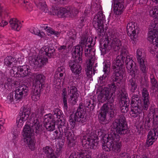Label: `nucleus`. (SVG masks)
Wrapping results in <instances>:
<instances>
[{"mask_svg": "<svg viewBox=\"0 0 158 158\" xmlns=\"http://www.w3.org/2000/svg\"><path fill=\"white\" fill-rule=\"evenodd\" d=\"M94 60H87L86 61L87 68L85 69V72L87 76L89 78H92L93 75L95 74V66L93 68V69H92V66L94 65Z\"/></svg>", "mask_w": 158, "mask_h": 158, "instance_id": "nucleus-20", "label": "nucleus"}, {"mask_svg": "<svg viewBox=\"0 0 158 158\" xmlns=\"http://www.w3.org/2000/svg\"><path fill=\"white\" fill-rule=\"evenodd\" d=\"M110 69V65L109 64H105L104 67L103 68V71L104 72V73H107L108 75L109 73Z\"/></svg>", "mask_w": 158, "mask_h": 158, "instance_id": "nucleus-62", "label": "nucleus"}, {"mask_svg": "<svg viewBox=\"0 0 158 158\" xmlns=\"http://www.w3.org/2000/svg\"><path fill=\"white\" fill-rule=\"evenodd\" d=\"M31 62H33L35 67H39L46 64L48 62V60H31Z\"/></svg>", "mask_w": 158, "mask_h": 158, "instance_id": "nucleus-42", "label": "nucleus"}, {"mask_svg": "<svg viewBox=\"0 0 158 158\" xmlns=\"http://www.w3.org/2000/svg\"><path fill=\"white\" fill-rule=\"evenodd\" d=\"M124 60H114L113 61V65L116 67V69H121L122 65L124 63Z\"/></svg>", "mask_w": 158, "mask_h": 158, "instance_id": "nucleus-45", "label": "nucleus"}, {"mask_svg": "<svg viewBox=\"0 0 158 158\" xmlns=\"http://www.w3.org/2000/svg\"><path fill=\"white\" fill-rule=\"evenodd\" d=\"M135 23L132 22L129 23L127 26V30L128 35L131 36L132 43L135 44L137 41V38L139 33V28L137 26H135Z\"/></svg>", "mask_w": 158, "mask_h": 158, "instance_id": "nucleus-10", "label": "nucleus"}, {"mask_svg": "<svg viewBox=\"0 0 158 158\" xmlns=\"http://www.w3.org/2000/svg\"><path fill=\"white\" fill-rule=\"evenodd\" d=\"M15 100L14 96L13 93H10L7 96V101L8 103H11Z\"/></svg>", "mask_w": 158, "mask_h": 158, "instance_id": "nucleus-58", "label": "nucleus"}, {"mask_svg": "<svg viewBox=\"0 0 158 158\" xmlns=\"http://www.w3.org/2000/svg\"><path fill=\"white\" fill-rule=\"evenodd\" d=\"M113 125L116 134H112V138L115 140L113 141L111 150L117 153L121 151L122 147L121 142H118L120 138L119 135H125L128 132V125L124 115H118L114 120Z\"/></svg>", "mask_w": 158, "mask_h": 158, "instance_id": "nucleus-1", "label": "nucleus"}, {"mask_svg": "<svg viewBox=\"0 0 158 158\" xmlns=\"http://www.w3.org/2000/svg\"><path fill=\"white\" fill-rule=\"evenodd\" d=\"M44 29L48 32V33H49L50 34L53 35H55L57 36L58 35L60 34L59 32L56 31H55L52 28L50 27L46 26L44 28Z\"/></svg>", "mask_w": 158, "mask_h": 158, "instance_id": "nucleus-48", "label": "nucleus"}, {"mask_svg": "<svg viewBox=\"0 0 158 158\" xmlns=\"http://www.w3.org/2000/svg\"><path fill=\"white\" fill-rule=\"evenodd\" d=\"M156 25H157V24L155 22H153L150 24L149 28L150 29H152V31L156 30Z\"/></svg>", "mask_w": 158, "mask_h": 158, "instance_id": "nucleus-64", "label": "nucleus"}, {"mask_svg": "<svg viewBox=\"0 0 158 158\" xmlns=\"http://www.w3.org/2000/svg\"><path fill=\"white\" fill-rule=\"evenodd\" d=\"M4 123L3 120H2L0 119V133H1L3 132L5 130V128L3 126V124Z\"/></svg>", "mask_w": 158, "mask_h": 158, "instance_id": "nucleus-63", "label": "nucleus"}, {"mask_svg": "<svg viewBox=\"0 0 158 158\" xmlns=\"http://www.w3.org/2000/svg\"><path fill=\"white\" fill-rule=\"evenodd\" d=\"M96 102L93 97L90 99H87L85 102V106L82 102L80 103L79 106L74 114H71L69 117V122L71 127L73 128L75 127L76 122L83 123L86 121L87 114L85 107H90V110H93L96 105Z\"/></svg>", "mask_w": 158, "mask_h": 158, "instance_id": "nucleus-2", "label": "nucleus"}, {"mask_svg": "<svg viewBox=\"0 0 158 158\" xmlns=\"http://www.w3.org/2000/svg\"><path fill=\"white\" fill-rule=\"evenodd\" d=\"M105 21V16L102 11H99L93 19L92 23L94 27L97 30L99 36H102L106 29L103 28V23Z\"/></svg>", "mask_w": 158, "mask_h": 158, "instance_id": "nucleus-7", "label": "nucleus"}, {"mask_svg": "<svg viewBox=\"0 0 158 158\" xmlns=\"http://www.w3.org/2000/svg\"><path fill=\"white\" fill-rule=\"evenodd\" d=\"M61 97L63 100L64 108L67 110L68 108L67 103V92L65 88H64L62 90Z\"/></svg>", "mask_w": 158, "mask_h": 158, "instance_id": "nucleus-37", "label": "nucleus"}, {"mask_svg": "<svg viewBox=\"0 0 158 158\" xmlns=\"http://www.w3.org/2000/svg\"><path fill=\"white\" fill-rule=\"evenodd\" d=\"M55 52V49L53 47H48L45 49V54L48 57V58H50L52 56V55Z\"/></svg>", "mask_w": 158, "mask_h": 158, "instance_id": "nucleus-44", "label": "nucleus"}, {"mask_svg": "<svg viewBox=\"0 0 158 158\" xmlns=\"http://www.w3.org/2000/svg\"><path fill=\"white\" fill-rule=\"evenodd\" d=\"M9 23L12 29L17 31H19L22 27L21 22L15 18L10 19Z\"/></svg>", "mask_w": 158, "mask_h": 158, "instance_id": "nucleus-25", "label": "nucleus"}, {"mask_svg": "<svg viewBox=\"0 0 158 158\" xmlns=\"http://www.w3.org/2000/svg\"><path fill=\"white\" fill-rule=\"evenodd\" d=\"M64 135L67 137V140L70 142L71 139L73 138V135L71 132V130L69 127L66 129L65 131L64 132Z\"/></svg>", "mask_w": 158, "mask_h": 158, "instance_id": "nucleus-49", "label": "nucleus"}, {"mask_svg": "<svg viewBox=\"0 0 158 158\" xmlns=\"http://www.w3.org/2000/svg\"><path fill=\"white\" fill-rule=\"evenodd\" d=\"M98 100L101 103H103L108 100V102L105 104L108 105L112 104V105L114 106L113 103L114 102V96H111L108 90H106V89H104L100 92L98 95Z\"/></svg>", "mask_w": 158, "mask_h": 158, "instance_id": "nucleus-11", "label": "nucleus"}, {"mask_svg": "<svg viewBox=\"0 0 158 158\" xmlns=\"http://www.w3.org/2000/svg\"><path fill=\"white\" fill-rule=\"evenodd\" d=\"M44 125L47 130L48 131H52L55 129V123L53 122L44 123Z\"/></svg>", "mask_w": 158, "mask_h": 158, "instance_id": "nucleus-43", "label": "nucleus"}, {"mask_svg": "<svg viewBox=\"0 0 158 158\" xmlns=\"http://www.w3.org/2000/svg\"><path fill=\"white\" fill-rule=\"evenodd\" d=\"M28 91V87L25 85L21 84L16 87L15 90V98L16 101L21 99L23 96L27 95Z\"/></svg>", "mask_w": 158, "mask_h": 158, "instance_id": "nucleus-12", "label": "nucleus"}, {"mask_svg": "<svg viewBox=\"0 0 158 158\" xmlns=\"http://www.w3.org/2000/svg\"><path fill=\"white\" fill-rule=\"evenodd\" d=\"M45 107L43 105H41L39 108L37 110L35 114H33L32 118H41L43 116V114L45 113L44 111Z\"/></svg>", "mask_w": 158, "mask_h": 158, "instance_id": "nucleus-30", "label": "nucleus"}, {"mask_svg": "<svg viewBox=\"0 0 158 158\" xmlns=\"http://www.w3.org/2000/svg\"><path fill=\"white\" fill-rule=\"evenodd\" d=\"M87 40V41L85 48L86 47V48H90L91 46H93L95 43L94 42L93 43V39L91 37H88Z\"/></svg>", "mask_w": 158, "mask_h": 158, "instance_id": "nucleus-51", "label": "nucleus"}, {"mask_svg": "<svg viewBox=\"0 0 158 158\" xmlns=\"http://www.w3.org/2000/svg\"><path fill=\"white\" fill-rule=\"evenodd\" d=\"M112 134L108 135V136L107 137V140L106 143L104 142V143H102V148L105 151L110 152L111 150L113 141L115 140L112 138Z\"/></svg>", "mask_w": 158, "mask_h": 158, "instance_id": "nucleus-23", "label": "nucleus"}, {"mask_svg": "<svg viewBox=\"0 0 158 158\" xmlns=\"http://www.w3.org/2000/svg\"><path fill=\"white\" fill-rule=\"evenodd\" d=\"M145 53L142 48L138 49L136 51L137 59H145L146 58Z\"/></svg>", "mask_w": 158, "mask_h": 158, "instance_id": "nucleus-39", "label": "nucleus"}, {"mask_svg": "<svg viewBox=\"0 0 158 158\" xmlns=\"http://www.w3.org/2000/svg\"><path fill=\"white\" fill-rule=\"evenodd\" d=\"M142 98L143 102L142 104L143 105V108L144 110H147L148 109L150 102L149 93L146 88H144L142 90Z\"/></svg>", "mask_w": 158, "mask_h": 158, "instance_id": "nucleus-21", "label": "nucleus"}, {"mask_svg": "<svg viewBox=\"0 0 158 158\" xmlns=\"http://www.w3.org/2000/svg\"><path fill=\"white\" fill-rule=\"evenodd\" d=\"M121 112L123 113H127L128 110V106L130 105L129 99L125 100H122L119 102Z\"/></svg>", "mask_w": 158, "mask_h": 158, "instance_id": "nucleus-26", "label": "nucleus"}, {"mask_svg": "<svg viewBox=\"0 0 158 158\" xmlns=\"http://www.w3.org/2000/svg\"><path fill=\"white\" fill-rule=\"evenodd\" d=\"M43 153L47 157H49L50 156L54 153V150L50 146H46L42 149Z\"/></svg>", "mask_w": 158, "mask_h": 158, "instance_id": "nucleus-32", "label": "nucleus"}, {"mask_svg": "<svg viewBox=\"0 0 158 158\" xmlns=\"http://www.w3.org/2000/svg\"><path fill=\"white\" fill-rule=\"evenodd\" d=\"M39 5L41 6L40 8L43 11L46 12L48 11V9L47 7V5L45 2H40L39 3Z\"/></svg>", "mask_w": 158, "mask_h": 158, "instance_id": "nucleus-56", "label": "nucleus"}, {"mask_svg": "<svg viewBox=\"0 0 158 158\" xmlns=\"http://www.w3.org/2000/svg\"><path fill=\"white\" fill-rule=\"evenodd\" d=\"M150 83L151 88L153 90L157 88L158 87V82L157 81L155 78L153 74H151L150 76Z\"/></svg>", "mask_w": 158, "mask_h": 158, "instance_id": "nucleus-38", "label": "nucleus"}, {"mask_svg": "<svg viewBox=\"0 0 158 158\" xmlns=\"http://www.w3.org/2000/svg\"><path fill=\"white\" fill-rule=\"evenodd\" d=\"M24 141L26 142L28 147L31 151H33L35 149V143L34 140L32 139L31 138L28 139H24Z\"/></svg>", "mask_w": 158, "mask_h": 158, "instance_id": "nucleus-36", "label": "nucleus"}, {"mask_svg": "<svg viewBox=\"0 0 158 158\" xmlns=\"http://www.w3.org/2000/svg\"><path fill=\"white\" fill-rule=\"evenodd\" d=\"M33 87L41 89L44 86L45 77L43 74H33Z\"/></svg>", "mask_w": 158, "mask_h": 158, "instance_id": "nucleus-16", "label": "nucleus"}, {"mask_svg": "<svg viewBox=\"0 0 158 158\" xmlns=\"http://www.w3.org/2000/svg\"><path fill=\"white\" fill-rule=\"evenodd\" d=\"M14 62L13 60H5L4 63L6 65L10 67L11 65L13 66L15 64V62H14Z\"/></svg>", "mask_w": 158, "mask_h": 158, "instance_id": "nucleus-60", "label": "nucleus"}, {"mask_svg": "<svg viewBox=\"0 0 158 158\" xmlns=\"http://www.w3.org/2000/svg\"><path fill=\"white\" fill-rule=\"evenodd\" d=\"M30 32L33 34L38 35L41 37H43L45 35L44 32H40L39 30L36 28L31 29Z\"/></svg>", "mask_w": 158, "mask_h": 158, "instance_id": "nucleus-47", "label": "nucleus"}, {"mask_svg": "<svg viewBox=\"0 0 158 158\" xmlns=\"http://www.w3.org/2000/svg\"><path fill=\"white\" fill-rule=\"evenodd\" d=\"M147 39L151 43L156 44L158 41V31L153 30L149 31Z\"/></svg>", "mask_w": 158, "mask_h": 158, "instance_id": "nucleus-24", "label": "nucleus"}, {"mask_svg": "<svg viewBox=\"0 0 158 158\" xmlns=\"http://www.w3.org/2000/svg\"><path fill=\"white\" fill-rule=\"evenodd\" d=\"M30 69L27 66L24 65L20 66L18 68V72H19L20 74H23L24 76H27L29 74Z\"/></svg>", "mask_w": 158, "mask_h": 158, "instance_id": "nucleus-34", "label": "nucleus"}, {"mask_svg": "<svg viewBox=\"0 0 158 158\" xmlns=\"http://www.w3.org/2000/svg\"><path fill=\"white\" fill-rule=\"evenodd\" d=\"M30 111L29 108L23 106L20 109L19 117L17 118V122L20 126L23 125V122L26 121L29 118Z\"/></svg>", "mask_w": 158, "mask_h": 158, "instance_id": "nucleus-13", "label": "nucleus"}, {"mask_svg": "<svg viewBox=\"0 0 158 158\" xmlns=\"http://www.w3.org/2000/svg\"><path fill=\"white\" fill-rule=\"evenodd\" d=\"M130 75L132 76V78H134L135 79L139 77V71L138 70H133L132 69L130 70Z\"/></svg>", "mask_w": 158, "mask_h": 158, "instance_id": "nucleus-53", "label": "nucleus"}, {"mask_svg": "<svg viewBox=\"0 0 158 158\" xmlns=\"http://www.w3.org/2000/svg\"><path fill=\"white\" fill-rule=\"evenodd\" d=\"M39 88H36L32 90L31 94V96L32 100L34 101H37L40 99V91Z\"/></svg>", "mask_w": 158, "mask_h": 158, "instance_id": "nucleus-29", "label": "nucleus"}, {"mask_svg": "<svg viewBox=\"0 0 158 158\" xmlns=\"http://www.w3.org/2000/svg\"><path fill=\"white\" fill-rule=\"evenodd\" d=\"M133 60H125V63L127 68L128 69L131 70L134 65Z\"/></svg>", "mask_w": 158, "mask_h": 158, "instance_id": "nucleus-54", "label": "nucleus"}, {"mask_svg": "<svg viewBox=\"0 0 158 158\" xmlns=\"http://www.w3.org/2000/svg\"><path fill=\"white\" fill-rule=\"evenodd\" d=\"M158 138V128H154L148 132L147 136L146 145L149 147L152 145Z\"/></svg>", "mask_w": 158, "mask_h": 158, "instance_id": "nucleus-15", "label": "nucleus"}, {"mask_svg": "<svg viewBox=\"0 0 158 158\" xmlns=\"http://www.w3.org/2000/svg\"><path fill=\"white\" fill-rule=\"evenodd\" d=\"M113 8L115 14H121L125 9L124 0H114Z\"/></svg>", "mask_w": 158, "mask_h": 158, "instance_id": "nucleus-18", "label": "nucleus"}, {"mask_svg": "<svg viewBox=\"0 0 158 158\" xmlns=\"http://www.w3.org/2000/svg\"><path fill=\"white\" fill-rule=\"evenodd\" d=\"M53 117L52 114L51 113L47 114L45 115L44 116V123H50V121L53 120Z\"/></svg>", "mask_w": 158, "mask_h": 158, "instance_id": "nucleus-50", "label": "nucleus"}, {"mask_svg": "<svg viewBox=\"0 0 158 158\" xmlns=\"http://www.w3.org/2000/svg\"><path fill=\"white\" fill-rule=\"evenodd\" d=\"M78 97L79 96H70L69 101L72 105H74L77 103Z\"/></svg>", "mask_w": 158, "mask_h": 158, "instance_id": "nucleus-55", "label": "nucleus"}, {"mask_svg": "<svg viewBox=\"0 0 158 158\" xmlns=\"http://www.w3.org/2000/svg\"><path fill=\"white\" fill-rule=\"evenodd\" d=\"M83 48L81 45H77L73 49L72 57L76 59H81Z\"/></svg>", "mask_w": 158, "mask_h": 158, "instance_id": "nucleus-22", "label": "nucleus"}, {"mask_svg": "<svg viewBox=\"0 0 158 158\" xmlns=\"http://www.w3.org/2000/svg\"><path fill=\"white\" fill-rule=\"evenodd\" d=\"M149 13L151 16L158 19V6L152 7L150 10Z\"/></svg>", "mask_w": 158, "mask_h": 158, "instance_id": "nucleus-40", "label": "nucleus"}, {"mask_svg": "<svg viewBox=\"0 0 158 158\" xmlns=\"http://www.w3.org/2000/svg\"><path fill=\"white\" fill-rule=\"evenodd\" d=\"M138 62L140 64V70L141 71L144 73L147 72V70L145 65L144 64V60H138Z\"/></svg>", "mask_w": 158, "mask_h": 158, "instance_id": "nucleus-52", "label": "nucleus"}, {"mask_svg": "<svg viewBox=\"0 0 158 158\" xmlns=\"http://www.w3.org/2000/svg\"><path fill=\"white\" fill-rule=\"evenodd\" d=\"M95 50H92L91 48H85V55L88 59H95Z\"/></svg>", "mask_w": 158, "mask_h": 158, "instance_id": "nucleus-31", "label": "nucleus"}, {"mask_svg": "<svg viewBox=\"0 0 158 158\" xmlns=\"http://www.w3.org/2000/svg\"><path fill=\"white\" fill-rule=\"evenodd\" d=\"M111 105H108L104 104L101 108V111L98 114V118L100 123L102 124H106L107 123L106 118V115L108 113L110 117L112 118L114 117L116 115L115 106Z\"/></svg>", "mask_w": 158, "mask_h": 158, "instance_id": "nucleus-6", "label": "nucleus"}, {"mask_svg": "<svg viewBox=\"0 0 158 158\" xmlns=\"http://www.w3.org/2000/svg\"><path fill=\"white\" fill-rule=\"evenodd\" d=\"M52 114L53 118L60 120V121L61 122L62 120L61 118L63 116V113L59 108H56L54 109Z\"/></svg>", "mask_w": 158, "mask_h": 158, "instance_id": "nucleus-27", "label": "nucleus"}, {"mask_svg": "<svg viewBox=\"0 0 158 158\" xmlns=\"http://www.w3.org/2000/svg\"><path fill=\"white\" fill-rule=\"evenodd\" d=\"M120 96L121 99L120 101H122V100L125 101V100L129 99L128 98V94L126 89L124 88L121 90Z\"/></svg>", "mask_w": 158, "mask_h": 158, "instance_id": "nucleus-46", "label": "nucleus"}, {"mask_svg": "<svg viewBox=\"0 0 158 158\" xmlns=\"http://www.w3.org/2000/svg\"><path fill=\"white\" fill-rule=\"evenodd\" d=\"M107 73H104L102 76L99 77L98 82H100L101 84L103 83L104 82H105L104 80L107 77Z\"/></svg>", "mask_w": 158, "mask_h": 158, "instance_id": "nucleus-61", "label": "nucleus"}, {"mask_svg": "<svg viewBox=\"0 0 158 158\" xmlns=\"http://www.w3.org/2000/svg\"><path fill=\"white\" fill-rule=\"evenodd\" d=\"M116 67L114 65L113 69L114 72L111 77V79L113 82L119 83L123 78L124 71L122 69H116Z\"/></svg>", "mask_w": 158, "mask_h": 158, "instance_id": "nucleus-17", "label": "nucleus"}, {"mask_svg": "<svg viewBox=\"0 0 158 158\" xmlns=\"http://www.w3.org/2000/svg\"><path fill=\"white\" fill-rule=\"evenodd\" d=\"M29 123L30 124L25 125L23 129L24 139L31 138L34 132L38 134L40 131V122L37 118H31Z\"/></svg>", "mask_w": 158, "mask_h": 158, "instance_id": "nucleus-5", "label": "nucleus"}, {"mask_svg": "<svg viewBox=\"0 0 158 158\" xmlns=\"http://www.w3.org/2000/svg\"><path fill=\"white\" fill-rule=\"evenodd\" d=\"M82 60H70L69 65L72 73L74 74L79 75L81 73L82 68L81 64Z\"/></svg>", "mask_w": 158, "mask_h": 158, "instance_id": "nucleus-14", "label": "nucleus"}, {"mask_svg": "<svg viewBox=\"0 0 158 158\" xmlns=\"http://www.w3.org/2000/svg\"><path fill=\"white\" fill-rule=\"evenodd\" d=\"M86 13L84 12L80 18L79 19V20L80 21V23L82 25H83V24L86 20Z\"/></svg>", "mask_w": 158, "mask_h": 158, "instance_id": "nucleus-57", "label": "nucleus"}, {"mask_svg": "<svg viewBox=\"0 0 158 158\" xmlns=\"http://www.w3.org/2000/svg\"><path fill=\"white\" fill-rule=\"evenodd\" d=\"M106 135V131L100 129L96 131L95 134L91 132L89 135L83 136L82 138L83 145L91 149H95L98 144L97 139L98 137L103 138Z\"/></svg>", "mask_w": 158, "mask_h": 158, "instance_id": "nucleus-4", "label": "nucleus"}, {"mask_svg": "<svg viewBox=\"0 0 158 158\" xmlns=\"http://www.w3.org/2000/svg\"><path fill=\"white\" fill-rule=\"evenodd\" d=\"M107 36L108 39L101 44L100 50L102 55L105 54L111 48H112L115 51L118 50L121 48V41L117 37L115 33H109Z\"/></svg>", "mask_w": 158, "mask_h": 158, "instance_id": "nucleus-3", "label": "nucleus"}, {"mask_svg": "<svg viewBox=\"0 0 158 158\" xmlns=\"http://www.w3.org/2000/svg\"><path fill=\"white\" fill-rule=\"evenodd\" d=\"M142 103V101L138 95H134L131 97V108L130 112L131 117L134 118L137 117L143 110Z\"/></svg>", "mask_w": 158, "mask_h": 158, "instance_id": "nucleus-9", "label": "nucleus"}, {"mask_svg": "<svg viewBox=\"0 0 158 158\" xmlns=\"http://www.w3.org/2000/svg\"><path fill=\"white\" fill-rule=\"evenodd\" d=\"M69 127L67 126L64 123L61 122L60 124L58 126V128L60 132V136L59 138H62L63 136V133L65 131L66 129H68Z\"/></svg>", "mask_w": 158, "mask_h": 158, "instance_id": "nucleus-33", "label": "nucleus"}, {"mask_svg": "<svg viewBox=\"0 0 158 158\" xmlns=\"http://www.w3.org/2000/svg\"><path fill=\"white\" fill-rule=\"evenodd\" d=\"M52 14L53 15H57L60 17H71L73 18L76 16L79 11L75 8L72 6H66L61 7L59 10L53 8Z\"/></svg>", "mask_w": 158, "mask_h": 158, "instance_id": "nucleus-8", "label": "nucleus"}, {"mask_svg": "<svg viewBox=\"0 0 158 158\" xmlns=\"http://www.w3.org/2000/svg\"><path fill=\"white\" fill-rule=\"evenodd\" d=\"M121 53L119 56H118L116 59H132V58L130 57L129 56L127 55V50L126 47H123L121 46Z\"/></svg>", "mask_w": 158, "mask_h": 158, "instance_id": "nucleus-28", "label": "nucleus"}, {"mask_svg": "<svg viewBox=\"0 0 158 158\" xmlns=\"http://www.w3.org/2000/svg\"><path fill=\"white\" fill-rule=\"evenodd\" d=\"M58 152L56 153V152L55 153H54L52 154V155H51V156H49V158H58L60 154V149H58L56 150Z\"/></svg>", "mask_w": 158, "mask_h": 158, "instance_id": "nucleus-59", "label": "nucleus"}, {"mask_svg": "<svg viewBox=\"0 0 158 158\" xmlns=\"http://www.w3.org/2000/svg\"><path fill=\"white\" fill-rule=\"evenodd\" d=\"M127 85L130 92L131 94L133 96L134 95H138L139 92L137 89V84L136 79L134 78H131L127 81Z\"/></svg>", "mask_w": 158, "mask_h": 158, "instance_id": "nucleus-19", "label": "nucleus"}, {"mask_svg": "<svg viewBox=\"0 0 158 158\" xmlns=\"http://www.w3.org/2000/svg\"><path fill=\"white\" fill-rule=\"evenodd\" d=\"M68 94L69 96H79L77 88L75 86H70L68 90Z\"/></svg>", "mask_w": 158, "mask_h": 158, "instance_id": "nucleus-35", "label": "nucleus"}, {"mask_svg": "<svg viewBox=\"0 0 158 158\" xmlns=\"http://www.w3.org/2000/svg\"><path fill=\"white\" fill-rule=\"evenodd\" d=\"M106 90H108L109 93H111L110 95L113 96V94H114L117 89V86L115 85V83L113 82L108 85V88H106Z\"/></svg>", "mask_w": 158, "mask_h": 158, "instance_id": "nucleus-41", "label": "nucleus"}]
</instances>
